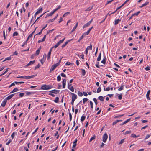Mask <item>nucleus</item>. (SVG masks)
<instances>
[{"label":"nucleus","mask_w":151,"mask_h":151,"mask_svg":"<svg viewBox=\"0 0 151 151\" xmlns=\"http://www.w3.org/2000/svg\"><path fill=\"white\" fill-rule=\"evenodd\" d=\"M52 86L44 85L42 86L41 87V89L43 90H47L52 88Z\"/></svg>","instance_id":"1"},{"label":"nucleus","mask_w":151,"mask_h":151,"mask_svg":"<svg viewBox=\"0 0 151 151\" xmlns=\"http://www.w3.org/2000/svg\"><path fill=\"white\" fill-rule=\"evenodd\" d=\"M58 65L59 64L56 63L53 65L51 67V68L50 69V72H51L52 71H53L56 68Z\"/></svg>","instance_id":"2"},{"label":"nucleus","mask_w":151,"mask_h":151,"mask_svg":"<svg viewBox=\"0 0 151 151\" xmlns=\"http://www.w3.org/2000/svg\"><path fill=\"white\" fill-rule=\"evenodd\" d=\"M108 138V135L106 133H105L103 137V141L105 142Z\"/></svg>","instance_id":"3"},{"label":"nucleus","mask_w":151,"mask_h":151,"mask_svg":"<svg viewBox=\"0 0 151 151\" xmlns=\"http://www.w3.org/2000/svg\"><path fill=\"white\" fill-rule=\"evenodd\" d=\"M42 10H43L42 8V7L38 9V10L35 13V18H36V17H35L36 15H37V14H38L39 13H40L41 12H42Z\"/></svg>","instance_id":"4"},{"label":"nucleus","mask_w":151,"mask_h":151,"mask_svg":"<svg viewBox=\"0 0 151 151\" xmlns=\"http://www.w3.org/2000/svg\"><path fill=\"white\" fill-rule=\"evenodd\" d=\"M71 84H68V88L71 91H74V88L73 86H71Z\"/></svg>","instance_id":"5"},{"label":"nucleus","mask_w":151,"mask_h":151,"mask_svg":"<svg viewBox=\"0 0 151 151\" xmlns=\"http://www.w3.org/2000/svg\"><path fill=\"white\" fill-rule=\"evenodd\" d=\"M71 94L72 95V99L75 100L77 99V96L75 94L71 93Z\"/></svg>","instance_id":"6"},{"label":"nucleus","mask_w":151,"mask_h":151,"mask_svg":"<svg viewBox=\"0 0 151 151\" xmlns=\"http://www.w3.org/2000/svg\"><path fill=\"white\" fill-rule=\"evenodd\" d=\"M59 90L55 89L50 91V92L52 93L56 94L59 93Z\"/></svg>","instance_id":"7"},{"label":"nucleus","mask_w":151,"mask_h":151,"mask_svg":"<svg viewBox=\"0 0 151 151\" xmlns=\"http://www.w3.org/2000/svg\"><path fill=\"white\" fill-rule=\"evenodd\" d=\"M150 90H149L148 91L146 95V97H147V99H148L149 100H150V98L149 97V95H150Z\"/></svg>","instance_id":"8"},{"label":"nucleus","mask_w":151,"mask_h":151,"mask_svg":"<svg viewBox=\"0 0 151 151\" xmlns=\"http://www.w3.org/2000/svg\"><path fill=\"white\" fill-rule=\"evenodd\" d=\"M15 94H13L9 96L6 99H5L6 100H9L11 98H12L14 95Z\"/></svg>","instance_id":"9"},{"label":"nucleus","mask_w":151,"mask_h":151,"mask_svg":"<svg viewBox=\"0 0 151 151\" xmlns=\"http://www.w3.org/2000/svg\"><path fill=\"white\" fill-rule=\"evenodd\" d=\"M66 80L65 79H64L62 83H63V88H65V86L66 82Z\"/></svg>","instance_id":"10"},{"label":"nucleus","mask_w":151,"mask_h":151,"mask_svg":"<svg viewBox=\"0 0 151 151\" xmlns=\"http://www.w3.org/2000/svg\"><path fill=\"white\" fill-rule=\"evenodd\" d=\"M35 62V60L33 61H30V62L26 65V67H28L32 64H33Z\"/></svg>","instance_id":"11"},{"label":"nucleus","mask_w":151,"mask_h":151,"mask_svg":"<svg viewBox=\"0 0 151 151\" xmlns=\"http://www.w3.org/2000/svg\"><path fill=\"white\" fill-rule=\"evenodd\" d=\"M6 102H7V101L5 99L3 101V102L1 104V106L3 107H4L5 106V105L6 103Z\"/></svg>","instance_id":"12"},{"label":"nucleus","mask_w":151,"mask_h":151,"mask_svg":"<svg viewBox=\"0 0 151 151\" xmlns=\"http://www.w3.org/2000/svg\"><path fill=\"white\" fill-rule=\"evenodd\" d=\"M41 49V47H40L36 51V55H39Z\"/></svg>","instance_id":"13"},{"label":"nucleus","mask_w":151,"mask_h":151,"mask_svg":"<svg viewBox=\"0 0 151 151\" xmlns=\"http://www.w3.org/2000/svg\"><path fill=\"white\" fill-rule=\"evenodd\" d=\"M130 120V119H127V120H126V121L122 123L120 125L122 126V125H124V124L128 122Z\"/></svg>","instance_id":"14"},{"label":"nucleus","mask_w":151,"mask_h":151,"mask_svg":"<svg viewBox=\"0 0 151 151\" xmlns=\"http://www.w3.org/2000/svg\"><path fill=\"white\" fill-rule=\"evenodd\" d=\"M47 24H46V25H45V27H43V28H42V29H41V30L40 31L39 33H38V34H36V35H37V34L41 35L42 34V31H43V30L44 29H45L47 27Z\"/></svg>","instance_id":"15"},{"label":"nucleus","mask_w":151,"mask_h":151,"mask_svg":"<svg viewBox=\"0 0 151 151\" xmlns=\"http://www.w3.org/2000/svg\"><path fill=\"white\" fill-rule=\"evenodd\" d=\"M92 45H90V46H88L87 47L86 50H91L92 49Z\"/></svg>","instance_id":"16"},{"label":"nucleus","mask_w":151,"mask_h":151,"mask_svg":"<svg viewBox=\"0 0 151 151\" xmlns=\"http://www.w3.org/2000/svg\"><path fill=\"white\" fill-rule=\"evenodd\" d=\"M78 22H77L76 23V25L75 26L73 27V29L72 30V31H71V32H73L76 29V28L78 26Z\"/></svg>","instance_id":"17"},{"label":"nucleus","mask_w":151,"mask_h":151,"mask_svg":"<svg viewBox=\"0 0 151 151\" xmlns=\"http://www.w3.org/2000/svg\"><path fill=\"white\" fill-rule=\"evenodd\" d=\"M18 91L19 90L18 88H15L10 92V93H13L17 91Z\"/></svg>","instance_id":"18"},{"label":"nucleus","mask_w":151,"mask_h":151,"mask_svg":"<svg viewBox=\"0 0 151 151\" xmlns=\"http://www.w3.org/2000/svg\"><path fill=\"white\" fill-rule=\"evenodd\" d=\"M122 120H117L115 122H114L112 123L113 125H114L116 124L117 122H119V121H122Z\"/></svg>","instance_id":"19"},{"label":"nucleus","mask_w":151,"mask_h":151,"mask_svg":"<svg viewBox=\"0 0 151 151\" xmlns=\"http://www.w3.org/2000/svg\"><path fill=\"white\" fill-rule=\"evenodd\" d=\"M106 57L105 56H104V58H103V60L101 61V62L102 63L105 64L106 63Z\"/></svg>","instance_id":"20"},{"label":"nucleus","mask_w":151,"mask_h":151,"mask_svg":"<svg viewBox=\"0 0 151 151\" xmlns=\"http://www.w3.org/2000/svg\"><path fill=\"white\" fill-rule=\"evenodd\" d=\"M121 21L120 19H116L115 20L114 24L115 25H117L119 23V22Z\"/></svg>","instance_id":"21"},{"label":"nucleus","mask_w":151,"mask_h":151,"mask_svg":"<svg viewBox=\"0 0 151 151\" xmlns=\"http://www.w3.org/2000/svg\"><path fill=\"white\" fill-rule=\"evenodd\" d=\"M70 14V12H66L63 14V16L62 17H65V16H67L68 15Z\"/></svg>","instance_id":"22"},{"label":"nucleus","mask_w":151,"mask_h":151,"mask_svg":"<svg viewBox=\"0 0 151 151\" xmlns=\"http://www.w3.org/2000/svg\"><path fill=\"white\" fill-rule=\"evenodd\" d=\"M90 24H89V23L88 22L86 24H85V25H84L83 27V28H86V27H87L88 26H89V25H90Z\"/></svg>","instance_id":"23"},{"label":"nucleus","mask_w":151,"mask_h":151,"mask_svg":"<svg viewBox=\"0 0 151 151\" xmlns=\"http://www.w3.org/2000/svg\"><path fill=\"white\" fill-rule=\"evenodd\" d=\"M88 102H89L90 104V106H91V109H93V103L92 102V101H89Z\"/></svg>","instance_id":"24"},{"label":"nucleus","mask_w":151,"mask_h":151,"mask_svg":"<svg viewBox=\"0 0 151 151\" xmlns=\"http://www.w3.org/2000/svg\"><path fill=\"white\" fill-rule=\"evenodd\" d=\"M98 99L101 101H104V97L102 96H100L98 97Z\"/></svg>","instance_id":"25"},{"label":"nucleus","mask_w":151,"mask_h":151,"mask_svg":"<svg viewBox=\"0 0 151 151\" xmlns=\"http://www.w3.org/2000/svg\"><path fill=\"white\" fill-rule=\"evenodd\" d=\"M88 100V99L87 98H84L83 99V102L84 104Z\"/></svg>","instance_id":"26"},{"label":"nucleus","mask_w":151,"mask_h":151,"mask_svg":"<svg viewBox=\"0 0 151 151\" xmlns=\"http://www.w3.org/2000/svg\"><path fill=\"white\" fill-rule=\"evenodd\" d=\"M82 71V75L83 76H84L86 74V71L84 69H81Z\"/></svg>","instance_id":"27"},{"label":"nucleus","mask_w":151,"mask_h":151,"mask_svg":"<svg viewBox=\"0 0 151 151\" xmlns=\"http://www.w3.org/2000/svg\"><path fill=\"white\" fill-rule=\"evenodd\" d=\"M61 7V6L60 5H59L58 8L55 9L53 11L55 13L56 11H57Z\"/></svg>","instance_id":"28"},{"label":"nucleus","mask_w":151,"mask_h":151,"mask_svg":"<svg viewBox=\"0 0 151 151\" xmlns=\"http://www.w3.org/2000/svg\"><path fill=\"white\" fill-rule=\"evenodd\" d=\"M96 138L95 135H94L89 140V142H91L94 139Z\"/></svg>","instance_id":"29"},{"label":"nucleus","mask_w":151,"mask_h":151,"mask_svg":"<svg viewBox=\"0 0 151 151\" xmlns=\"http://www.w3.org/2000/svg\"><path fill=\"white\" fill-rule=\"evenodd\" d=\"M58 101H59V98L58 97H56L55 100H54V101L56 103H58Z\"/></svg>","instance_id":"30"},{"label":"nucleus","mask_w":151,"mask_h":151,"mask_svg":"<svg viewBox=\"0 0 151 151\" xmlns=\"http://www.w3.org/2000/svg\"><path fill=\"white\" fill-rule=\"evenodd\" d=\"M85 116H81V122H83V121L85 119Z\"/></svg>","instance_id":"31"},{"label":"nucleus","mask_w":151,"mask_h":151,"mask_svg":"<svg viewBox=\"0 0 151 151\" xmlns=\"http://www.w3.org/2000/svg\"><path fill=\"white\" fill-rule=\"evenodd\" d=\"M65 37L62 40H60L58 42V43L60 45V44H61L62 43L63 41H64L65 39Z\"/></svg>","instance_id":"32"},{"label":"nucleus","mask_w":151,"mask_h":151,"mask_svg":"<svg viewBox=\"0 0 151 151\" xmlns=\"http://www.w3.org/2000/svg\"><path fill=\"white\" fill-rule=\"evenodd\" d=\"M93 100L94 101V102L96 105L98 104V102L97 100V99L95 98H94L93 99Z\"/></svg>","instance_id":"33"},{"label":"nucleus","mask_w":151,"mask_h":151,"mask_svg":"<svg viewBox=\"0 0 151 151\" xmlns=\"http://www.w3.org/2000/svg\"><path fill=\"white\" fill-rule=\"evenodd\" d=\"M36 76V75H32V76H28L27 79H29L30 78H34V77H35Z\"/></svg>","instance_id":"34"},{"label":"nucleus","mask_w":151,"mask_h":151,"mask_svg":"<svg viewBox=\"0 0 151 151\" xmlns=\"http://www.w3.org/2000/svg\"><path fill=\"white\" fill-rule=\"evenodd\" d=\"M18 34V32H17L15 31L13 33V36L14 37V36H17Z\"/></svg>","instance_id":"35"},{"label":"nucleus","mask_w":151,"mask_h":151,"mask_svg":"<svg viewBox=\"0 0 151 151\" xmlns=\"http://www.w3.org/2000/svg\"><path fill=\"white\" fill-rule=\"evenodd\" d=\"M11 59V57H8L5 59L3 61H4L6 60H10Z\"/></svg>","instance_id":"36"},{"label":"nucleus","mask_w":151,"mask_h":151,"mask_svg":"<svg viewBox=\"0 0 151 151\" xmlns=\"http://www.w3.org/2000/svg\"><path fill=\"white\" fill-rule=\"evenodd\" d=\"M101 88L99 87V88H98L97 91V93H99L101 91Z\"/></svg>","instance_id":"37"},{"label":"nucleus","mask_w":151,"mask_h":151,"mask_svg":"<svg viewBox=\"0 0 151 151\" xmlns=\"http://www.w3.org/2000/svg\"><path fill=\"white\" fill-rule=\"evenodd\" d=\"M131 132H132L130 131H127L125 132L124 134L126 135L128 134H129L131 133Z\"/></svg>","instance_id":"38"},{"label":"nucleus","mask_w":151,"mask_h":151,"mask_svg":"<svg viewBox=\"0 0 151 151\" xmlns=\"http://www.w3.org/2000/svg\"><path fill=\"white\" fill-rule=\"evenodd\" d=\"M61 77L60 75H59L57 77V80L58 81H60Z\"/></svg>","instance_id":"39"},{"label":"nucleus","mask_w":151,"mask_h":151,"mask_svg":"<svg viewBox=\"0 0 151 151\" xmlns=\"http://www.w3.org/2000/svg\"><path fill=\"white\" fill-rule=\"evenodd\" d=\"M58 131H57V132H56V133H55V134L54 135V136H56L57 135V137H56V138H57V139H58V138L59 137V135H58Z\"/></svg>","instance_id":"40"},{"label":"nucleus","mask_w":151,"mask_h":151,"mask_svg":"<svg viewBox=\"0 0 151 151\" xmlns=\"http://www.w3.org/2000/svg\"><path fill=\"white\" fill-rule=\"evenodd\" d=\"M124 114H123L122 115H118V116H115L114 117V118L116 119V118H119V117H120L123 116L124 115Z\"/></svg>","instance_id":"41"},{"label":"nucleus","mask_w":151,"mask_h":151,"mask_svg":"<svg viewBox=\"0 0 151 151\" xmlns=\"http://www.w3.org/2000/svg\"><path fill=\"white\" fill-rule=\"evenodd\" d=\"M54 12L53 11H52V12H51L50 13H49V14H48L47 16H52V15L54 14Z\"/></svg>","instance_id":"42"},{"label":"nucleus","mask_w":151,"mask_h":151,"mask_svg":"<svg viewBox=\"0 0 151 151\" xmlns=\"http://www.w3.org/2000/svg\"><path fill=\"white\" fill-rule=\"evenodd\" d=\"M124 139H122L121 140L120 142L119 143V145L122 144L124 142Z\"/></svg>","instance_id":"43"},{"label":"nucleus","mask_w":151,"mask_h":151,"mask_svg":"<svg viewBox=\"0 0 151 151\" xmlns=\"http://www.w3.org/2000/svg\"><path fill=\"white\" fill-rule=\"evenodd\" d=\"M54 30V29H52L51 30H50L48 31H47V35L49 33L52 32L53 30Z\"/></svg>","instance_id":"44"},{"label":"nucleus","mask_w":151,"mask_h":151,"mask_svg":"<svg viewBox=\"0 0 151 151\" xmlns=\"http://www.w3.org/2000/svg\"><path fill=\"white\" fill-rule=\"evenodd\" d=\"M78 95L80 96H83V93L81 92L78 91Z\"/></svg>","instance_id":"45"},{"label":"nucleus","mask_w":151,"mask_h":151,"mask_svg":"<svg viewBox=\"0 0 151 151\" xmlns=\"http://www.w3.org/2000/svg\"><path fill=\"white\" fill-rule=\"evenodd\" d=\"M124 88V86L122 85L121 87H120L119 89L118 90L119 91H121Z\"/></svg>","instance_id":"46"},{"label":"nucleus","mask_w":151,"mask_h":151,"mask_svg":"<svg viewBox=\"0 0 151 151\" xmlns=\"http://www.w3.org/2000/svg\"><path fill=\"white\" fill-rule=\"evenodd\" d=\"M89 32L88 31H87L86 32L84 33L83 35V36H85L86 35H88L89 34Z\"/></svg>","instance_id":"47"},{"label":"nucleus","mask_w":151,"mask_h":151,"mask_svg":"<svg viewBox=\"0 0 151 151\" xmlns=\"http://www.w3.org/2000/svg\"><path fill=\"white\" fill-rule=\"evenodd\" d=\"M68 43H67V42L66 41V42H65V44H63L62 45V48H63Z\"/></svg>","instance_id":"48"},{"label":"nucleus","mask_w":151,"mask_h":151,"mask_svg":"<svg viewBox=\"0 0 151 151\" xmlns=\"http://www.w3.org/2000/svg\"><path fill=\"white\" fill-rule=\"evenodd\" d=\"M69 114L70 117V121H71L72 119V116L71 115V113L70 112H69Z\"/></svg>","instance_id":"49"},{"label":"nucleus","mask_w":151,"mask_h":151,"mask_svg":"<svg viewBox=\"0 0 151 151\" xmlns=\"http://www.w3.org/2000/svg\"><path fill=\"white\" fill-rule=\"evenodd\" d=\"M110 89V88H109V87H108L106 88H104V91H109Z\"/></svg>","instance_id":"50"},{"label":"nucleus","mask_w":151,"mask_h":151,"mask_svg":"<svg viewBox=\"0 0 151 151\" xmlns=\"http://www.w3.org/2000/svg\"><path fill=\"white\" fill-rule=\"evenodd\" d=\"M122 95L121 94H120L118 96V99L119 100H121L122 99Z\"/></svg>","instance_id":"51"},{"label":"nucleus","mask_w":151,"mask_h":151,"mask_svg":"<svg viewBox=\"0 0 151 151\" xmlns=\"http://www.w3.org/2000/svg\"><path fill=\"white\" fill-rule=\"evenodd\" d=\"M150 137V135L149 134L147 135L145 137V140H146L147 139H148Z\"/></svg>","instance_id":"52"},{"label":"nucleus","mask_w":151,"mask_h":151,"mask_svg":"<svg viewBox=\"0 0 151 151\" xmlns=\"http://www.w3.org/2000/svg\"><path fill=\"white\" fill-rule=\"evenodd\" d=\"M40 66V65L39 64H38L37 65H36L35 68V70H36Z\"/></svg>","instance_id":"53"},{"label":"nucleus","mask_w":151,"mask_h":151,"mask_svg":"<svg viewBox=\"0 0 151 151\" xmlns=\"http://www.w3.org/2000/svg\"><path fill=\"white\" fill-rule=\"evenodd\" d=\"M15 133V132H13L11 135V137L12 139H13L14 137Z\"/></svg>","instance_id":"54"},{"label":"nucleus","mask_w":151,"mask_h":151,"mask_svg":"<svg viewBox=\"0 0 151 151\" xmlns=\"http://www.w3.org/2000/svg\"><path fill=\"white\" fill-rule=\"evenodd\" d=\"M51 53L48 52L47 55V59H49L50 57Z\"/></svg>","instance_id":"55"},{"label":"nucleus","mask_w":151,"mask_h":151,"mask_svg":"<svg viewBox=\"0 0 151 151\" xmlns=\"http://www.w3.org/2000/svg\"><path fill=\"white\" fill-rule=\"evenodd\" d=\"M44 56L42 58L41 60H40V62L42 63V65L43 64L44 62L43 61H44Z\"/></svg>","instance_id":"56"},{"label":"nucleus","mask_w":151,"mask_h":151,"mask_svg":"<svg viewBox=\"0 0 151 151\" xmlns=\"http://www.w3.org/2000/svg\"><path fill=\"white\" fill-rule=\"evenodd\" d=\"M92 9V7H89V8H87L86 9V11H89L91 10Z\"/></svg>","instance_id":"57"},{"label":"nucleus","mask_w":151,"mask_h":151,"mask_svg":"<svg viewBox=\"0 0 151 151\" xmlns=\"http://www.w3.org/2000/svg\"><path fill=\"white\" fill-rule=\"evenodd\" d=\"M24 95V93H20L19 94V96L20 97H22Z\"/></svg>","instance_id":"58"},{"label":"nucleus","mask_w":151,"mask_h":151,"mask_svg":"<svg viewBox=\"0 0 151 151\" xmlns=\"http://www.w3.org/2000/svg\"><path fill=\"white\" fill-rule=\"evenodd\" d=\"M11 141L12 140H11V139H10L9 140L8 142L6 143V144L7 145H8L9 144V143L11 142Z\"/></svg>","instance_id":"59"},{"label":"nucleus","mask_w":151,"mask_h":151,"mask_svg":"<svg viewBox=\"0 0 151 151\" xmlns=\"http://www.w3.org/2000/svg\"><path fill=\"white\" fill-rule=\"evenodd\" d=\"M145 69L146 70H150V68L149 66H147Z\"/></svg>","instance_id":"60"},{"label":"nucleus","mask_w":151,"mask_h":151,"mask_svg":"<svg viewBox=\"0 0 151 151\" xmlns=\"http://www.w3.org/2000/svg\"><path fill=\"white\" fill-rule=\"evenodd\" d=\"M131 137L134 138L137 137V136L135 134H132L131 135Z\"/></svg>","instance_id":"61"},{"label":"nucleus","mask_w":151,"mask_h":151,"mask_svg":"<svg viewBox=\"0 0 151 151\" xmlns=\"http://www.w3.org/2000/svg\"><path fill=\"white\" fill-rule=\"evenodd\" d=\"M32 93V92H26V95H30L31 94H32V93Z\"/></svg>","instance_id":"62"},{"label":"nucleus","mask_w":151,"mask_h":151,"mask_svg":"<svg viewBox=\"0 0 151 151\" xmlns=\"http://www.w3.org/2000/svg\"><path fill=\"white\" fill-rule=\"evenodd\" d=\"M44 41H45V40H44V39H42L39 40H38V43H40V42H43Z\"/></svg>","instance_id":"63"},{"label":"nucleus","mask_w":151,"mask_h":151,"mask_svg":"<svg viewBox=\"0 0 151 151\" xmlns=\"http://www.w3.org/2000/svg\"><path fill=\"white\" fill-rule=\"evenodd\" d=\"M61 76L62 77H66V75L63 73H61Z\"/></svg>","instance_id":"64"}]
</instances>
